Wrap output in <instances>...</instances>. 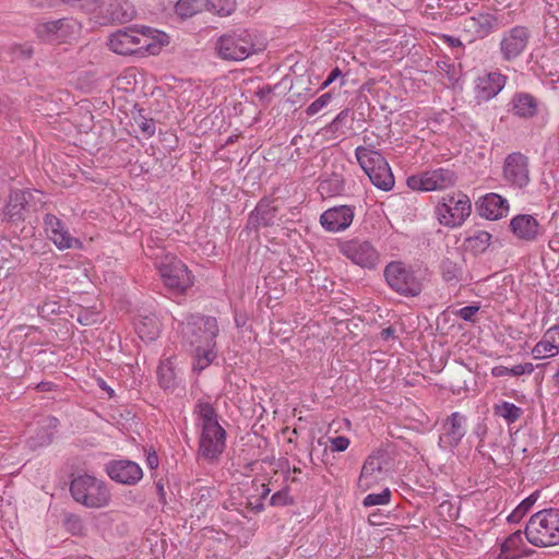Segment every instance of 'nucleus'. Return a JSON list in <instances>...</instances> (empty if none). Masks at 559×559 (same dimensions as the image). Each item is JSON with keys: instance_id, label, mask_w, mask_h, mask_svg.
<instances>
[{"instance_id": "nucleus-1", "label": "nucleus", "mask_w": 559, "mask_h": 559, "mask_svg": "<svg viewBox=\"0 0 559 559\" xmlns=\"http://www.w3.org/2000/svg\"><path fill=\"white\" fill-rule=\"evenodd\" d=\"M169 45V36L147 26H127L108 36V48L120 56H156Z\"/></svg>"}, {"instance_id": "nucleus-2", "label": "nucleus", "mask_w": 559, "mask_h": 559, "mask_svg": "<svg viewBox=\"0 0 559 559\" xmlns=\"http://www.w3.org/2000/svg\"><path fill=\"white\" fill-rule=\"evenodd\" d=\"M197 413L202 432L199 441V454L213 461L217 459L226 447V432L218 424L213 406L209 403H199Z\"/></svg>"}, {"instance_id": "nucleus-3", "label": "nucleus", "mask_w": 559, "mask_h": 559, "mask_svg": "<svg viewBox=\"0 0 559 559\" xmlns=\"http://www.w3.org/2000/svg\"><path fill=\"white\" fill-rule=\"evenodd\" d=\"M525 536L536 547L559 545V509H544L533 514L525 527Z\"/></svg>"}, {"instance_id": "nucleus-4", "label": "nucleus", "mask_w": 559, "mask_h": 559, "mask_svg": "<svg viewBox=\"0 0 559 559\" xmlns=\"http://www.w3.org/2000/svg\"><path fill=\"white\" fill-rule=\"evenodd\" d=\"M435 217L438 223L447 228L461 227L472 213L469 198L462 191L441 197L435 206Z\"/></svg>"}, {"instance_id": "nucleus-5", "label": "nucleus", "mask_w": 559, "mask_h": 559, "mask_svg": "<svg viewBox=\"0 0 559 559\" xmlns=\"http://www.w3.org/2000/svg\"><path fill=\"white\" fill-rule=\"evenodd\" d=\"M215 50L221 59L228 61H242L257 51L254 38L247 29L223 34L215 43Z\"/></svg>"}, {"instance_id": "nucleus-6", "label": "nucleus", "mask_w": 559, "mask_h": 559, "mask_svg": "<svg viewBox=\"0 0 559 559\" xmlns=\"http://www.w3.org/2000/svg\"><path fill=\"white\" fill-rule=\"evenodd\" d=\"M70 491L75 501L87 508H105L110 501V493L106 485L90 475L79 476L73 479Z\"/></svg>"}, {"instance_id": "nucleus-7", "label": "nucleus", "mask_w": 559, "mask_h": 559, "mask_svg": "<svg viewBox=\"0 0 559 559\" xmlns=\"http://www.w3.org/2000/svg\"><path fill=\"white\" fill-rule=\"evenodd\" d=\"M155 266L164 284L176 293L181 294L193 284L187 265L171 253L157 255L155 258Z\"/></svg>"}, {"instance_id": "nucleus-8", "label": "nucleus", "mask_w": 559, "mask_h": 559, "mask_svg": "<svg viewBox=\"0 0 559 559\" xmlns=\"http://www.w3.org/2000/svg\"><path fill=\"white\" fill-rule=\"evenodd\" d=\"M340 252L352 263L362 269H376L381 261L377 248L368 240L353 238L337 245Z\"/></svg>"}, {"instance_id": "nucleus-9", "label": "nucleus", "mask_w": 559, "mask_h": 559, "mask_svg": "<svg viewBox=\"0 0 559 559\" xmlns=\"http://www.w3.org/2000/svg\"><path fill=\"white\" fill-rule=\"evenodd\" d=\"M384 276L389 286L405 296H417L421 284L414 272L403 262H391L385 266Z\"/></svg>"}, {"instance_id": "nucleus-10", "label": "nucleus", "mask_w": 559, "mask_h": 559, "mask_svg": "<svg viewBox=\"0 0 559 559\" xmlns=\"http://www.w3.org/2000/svg\"><path fill=\"white\" fill-rule=\"evenodd\" d=\"M456 183L455 173L448 168H437L408 177L407 186L413 190L438 191L452 188Z\"/></svg>"}, {"instance_id": "nucleus-11", "label": "nucleus", "mask_w": 559, "mask_h": 559, "mask_svg": "<svg viewBox=\"0 0 559 559\" xmlns=\"http://www.w3.org/2000/svg\"><path fill=\"white\" fill-rule=\"evenodd\" d=\"M44 231L46 237L59 249H82L83 242L71 235L67 225L56 215L44 216Z\"/></svg>"}, {"instance_id": "nucleus-12", "label": "nucleus", "mask_w": 559, "mask_h": 559, "mask_svg": "<svg viewBox=\"0 0 559 559\" xmlns=\"http://www.w3.org/2000/svg\"><path fill=\"white\" fill-rule=\"evenodd\" d=\"M181 331L191 346L195 344L203 345L204 340L210 338L211 331L213 332V342H216L218 325L215 318L192 314L188 318L187 323L182 325Z\"/></svg>"}, {"instance_id": "nucleus-13", "label": "nucleus", "mask_w": 559, "mask_h": 559, "mask_svg": "<svg viewBox=\"0 0 559 559\" xmlns=\"http://www.w3.org/2000/svg\"><path fill=\"white\" fill-rule=\"evenodd\" d=\"M531 33L527 27L516 25L506 31L500 40V52L503 60L513 61L527 48Z\"/></svg>"}, {"instance_id": "nucleus-14", "label": "nucleus", "mask_w": 559, "mask_h": 559, "mask_svg": "<svg viewBox=\"0 0 559 559\" xmlns=\"http://www.w3.org/2000/svg\"><path fill=\"white\" fill-rule=\"evenodd\" d=\"M355 209L350 205H338L325 210L320 215V225L329 233H342L353 223Z\"/></svg>"}, {"instance_id": "nucleus-15", "label": "nucleus", "mask_w": 559, "mask_h": 559, "mask_svg": "<svg viewBox=\"0 0 559 559\" xmlns=\"http://www.w3.org/2000/svg\"><path fill=\"white\" fill-rule=\"evenodd\" d=\"M503 177L512 187L519 189L526 187L530 182L527 158L520 153L510 154L504 162Z\"/></svg>"}, {"instance_id": "nucleus-16", "label": "nucleus", "mask_w": 559, "mask_h": 559, "mask_svg": "<svg viewBox=\"0 0 559 559\" xmlns=\"http://www.w3.org/2000/svg\"><path fill=\"white\" fill-rule=\"evenodd\" d=\"M383 462V455L380 452H374L367 456L357 481V486L361 491L371 489L384 479Z\"/></svg>"}, {"instance_id": "nucleus-17", "label": "nucleus", "mask_w": 559, "mask_h": 559, "mask_svg": "<svg viewBox=\"0 0 559 559\" xmlns=\"http://www.w3.org/2000/svg\"><path fill=\"white\" fill-rule=\"evenodd\" d=\"M466 416L454 412L442 423L439 444L443 448H455L466 433Z\"/></svg>"}, {"instance_id": "nucleus-18", "label": "nucleus", "mask_w": 559, "mask_h": 559, "mask_svg": "<svg viewBox=\"0 0 559 559\" xmlns=\"http://www.w3.org/2000/svg\"><path fill=\"white\" fill-rule=\"evenodd\" d=\"M108 476L123 485H135L143 477L142 468L135 462L129 460H117L107 464Z\"/></svg>"}, {"instance_id": "nucleus-19", "label": "nucleus", "mask_w": 559, "mask_h": 559, "mask_svg": "<svg viewBox=\"0 0 559 559\" xmlns=\"http://www.w3.org/2000/svg\"><path fill=\"white\" fill-rule=\"evenodd\" d=\"M73 26L74 25L66 19L46 21L36 25L35 33L41 40L62 43L69 37Z\"/></svg>"}, {"instance_id": "nucleus-20", "label": "nucleus", "mask_w": 559, "mask_h": 559, "mask_svg": "<svg viewBox=\"0 0 559 559\" xmlns=\"http://www.w3.org/2000/svg\"><path fill=\"white\" fill-rule=\"evenodd\" d=\"M559 354V325L550 326L532 349L534 359H546Z\"/></svg>"}, {"instance_id": "nucleus-21", "label": "nucleus", "mask_w": 559, "mask_h": 559, "mask_svg": "<svg viewBox=\"0 0 559 559\" xmlns=\"http://www.w3.org/2000/svg\"><path fill=\"white\" fill-rule=\"evenodd\" d=\"M510 229L513 235L523 241H533L540 233L537 219L528 214H520L510 221Z\"/></svg>"}, {"instance_id": "nucleus-22", "label": "nucleus", "mask_w": 559, "mask_h": 559, "mask_svg": "<svg viewBox=\"0 0 559 559\" xmlns=\"http://www.w3.org/2000/svg\"><path fill=\"white\" fill-rule=\"evenodd\" d=\"M478 211L487 219H499L508 214L509 202L500 194L488 193L479 200Z\"/></svg>"}, {"instance_id": "nucleus-23", "label": "nucleus", "mask_w": 559, "mask_h": 559, "mask_svg": "<svg viewBox=\"0 0 559 559\" xmlns=\"http://www.w3.org/2000/svg\"><path fill=\"white\" fill-rule=\"evenodd\" d=\"M210 338L204 340V344H195L192 347V367L194 371L201 372L207 368L217 357L216 342H213V332L209 334Z\"/></svg>"}, {"instance_id": "nucleus-24", "label": "nucleus", "mask_w": 559, "mask_h": 559, "mask_svg": "<svg viewBox=\"0 0 559 559\" xmlns=\"http://www.w3.org/2000/svg\"><path fill=\"white\" fill-rule=\"evenodd\" d=\"M507 76L500 72H490L479 76L476 82V92L479 98L488 100L495 97L506 85Z\"/></svg>"}, {"instance_id": "nucleus-25", "label": "nucleus", "mask_w": 559, "mask_h": 559, "mask_svg": "<svg viewBox=\"0 0 559 559\" xmlns=\"http://www.w3.org/2000/svg\"><path fill=\"white\" fill-rule=\"evenodd\" d=\"M532 552L523 540L520 531L511 534L500 546L498 559H520Z\"/></svg>"}, {"instance_id": "nucleus-26", "label": "nucleus", "mask_w": 559, "mask_h": 559, "mask_svg": "<svg viewBox=\"0 0 559 559\" xmlns=\"http://www.w3.org/2000/svg\"><path fill=\"white\" fill-rule=\"evenodd\" d=\"M538 103L528 93H516L511 100V111L520 118H532L537 114Z\"/></svg>"}, {"instance_id": "nucleus-27", "label": "nucleus", "mask_w": 559, "mask_h": 559, "mask_svg": "<svg viewBox=\"0 0 559 559\" xmlns=\"http://www.w3.org/2000/svg\"><path fill=\"white\" fill-rule=\"evenodd\" d=\"M277 209L272 201L262 200L250 214L249 222L255 227L270 226L274 224Z\"/></svg>"}, {"instance_id": "nucleus-28", "label": "nucleus", "mask_w": 559, "mask_h": 559, "mask_svg": "<svg viewBox=\"0 0 559 559\" xmlns=\"http://www.w3.org/2000/svg\"><path fill=\"white\" fill-rule=\"evenodd\" d=\"M28 192L25 191H13L10 194L9 202L5 206V216L13 222H17L24 218L26 211Z\"/></svg>"}, {"instance_id": "nucleus-29", "label": "nucleus", "mask_w": 559, "mask_h": 559, "mask_svg": "<svg viewBox=\"0 0 559 559\" xmlns=\"http://www.w3.org/2000/svg\"><path fill=\"white\" fill-rule=\"evenodd\" d=\"M355 156L366 175L371 170H374L379 165H383V163L386 162L379 152L365 146H358L355 150Z\"/></svg>"}, {"instance_id": "nucleus-30", "label": "nucleus", "mask_w": 559, "mask_h": 559, "mask_svg": "<svg viewBox=\"0 0 559 559\" xmlns=\"http://www.w3.org/2000/svg\"><path fill=\"white\" fill-rule=\"evenodd\" d=\"M135 332L145 342L154 341L160 333V324L154 314L144 316L135 323Z\"/></svg>"}, {"instance_id": "nucleus-31", "label": "nucleus", "mask_w": 559, "mask_h": 559, "mask_svg": "<svg viewBox=\"0 0 559 559\" xmlns=\"http://www.w3.org/2000/svg\"><path fill=\"white\" fill-rule=\"evenodd\" d=\"M491 242V235L483 229L471 233L464 240V248L473 254H480L487 250Z\"/></svg>"}, {"instance_id": "nucleus-32", "label": "nucleus", "mask_w": 559, "mask_h": 559, "mask_svg": "<svg viewBox=\"0 0 559 559\" xmlns=\"http://www.w3.org/2000/svg\"><path fill=\"white\" fill-rule=\"evenodd\" d=\"M367 176L377 188L383 191H390L394 186V177L388 162L376 167Z\"/></svg>"}, {"instance_id": "nucleus-33", "label": "nucleus", "mask_w": 559, "mask_h": 559, "mask_svg": "<svg viewBox=\"0 0 559 559\" xmlns=\"http://www.w3.org/2000/svg\"><path fill=\"white\" fill-rule=\"evenodd\" d=\"M493 413L496 416L503 418L507 424L515 423L523 415L522 408L507 401L495 404Z\"/></svg>"}, {"instance_id": "nucleus-34", "label": "nucleus", "mask_w": 559, "mask_h": 559, "mask_svg": "<svg viewBox=\"0 0 559 559\" xmlns=\"http://www.w3.org/2000/svg\"><path fill=\"white\" fill-rule=\"evenodd\" d=\"M128 3L122 0H112L107 8L108 17L111 22L124 23L133 17V13L129 11Z\"/></svg>"}, {"instance_id": "nucleus-35", "label": "nucleus", "mask_w": 559, "mask_h": 559, "mask_svg": "<svg viewBox=\"0 0 559 559\" xmlns=\"http://www.w3.org/2000/svg\"><path fill=\"white\" fill-rule=\"evenodd\" d=\"M205 10V1L178 0L175 5L176 13L182 19H189Z\"/></svg>"}, {"instance_id": "nucleus-36", "label": "nucleus", "mask_w": 559, "mask_h": 559, "mask_svg": "<svg viewBox=\"0 0 559 559\" xmlns=\"http://www.w3.org/2000/svg\"><path fill=\"white\" fill-rule=\"evenodd\" d=\"M205 10L219 16H228L236 10V1L205 0Z\"/></svg>"}, {"instance_id": "nucleus-37", "label": "nucleus", "mask_w": 559, "mask_h": 559, "mask_svg": "<svg viewBox=\"0 0 559 559\" xmlns=\"http://www.w3.org/2000/svg\"><path fill=\"white\" fill-rule=\"evenodd\" d=\"M157 376H158L159 384L163 388L168 389L174 385L176 372H175V367H174V362L171 361V359H166L160 362V365L158 366V369H157Z\"/></svg>"}, {"instance_id": "nucleus-38", "label": "nucleus", "mask_w": 559, "mask_h": 559, "mask_svg": "<svg viewBox=\"0 0 559 559\" xmlns=\"http://www.w3.org/2000/svg\"><path fill=\"white\" fill-rule=\"evenodd\" d=\"M391 491L385 488L380 493H369L365 497L362 504L365 507H373V506H385L390 503Z\"/></svg>"}, {"instance_id": "nucleus-39", "label": "nucleus", "mask_w": 559, "mask_h": 559, "mask_svg": "<svg viewBox=\"0 0 559 559\" xmlns=\"http://www.w3.org/2000/svg\"><path fill=\"white\" fill-rule=\"evenodd\" d=\"M461 269L451 261L442 263V276L447 282H457L461 278Z\"/></svg>"}, {"instance_id": "nucleus-40", "label": "nucleus", "mask_w": 559, "mask_h": 559, "mask_svg": "<svg viewBox=\"0 0 559 559\" xmlns=\"http://www.w3.org/2000/svg\"><path fill=\"white\" fill-rule=\"evenodd\" d=\"M332 95L331 93H324L319 98H317L314 102H312L306 109V114L308 116H314L319 111H321L324 107L329 105L331 102Z\"/></svg>"}, {"instance_id": "nucleus-41", "label": "nucleus", "mask_w": 559, "mask_h": 559, "mask_svg": "<svg viewBox=\"0 0 559 559\" xmlns=\"http://www.w3.org/2000/svg\"><path fill=\"white\" fill-rule=\"evenodd\" d=\"M134 121L144 135L152 136L155 133V122L153 119L139 115L134 118Z\"/></svg>"}, {"instance_id": "nucleus-42", "label": "nucleus", "mask_w": 559, "mask_h": 559, "mask_svg": "<svg viewBox=\"0 0 559 559\" xmlns=\"http://www.w3.org/2000/svg\"><path fill=\"white\" fill-rule=\"evenodd\" d=\"M332 452H343L347 450L350 444V440L345 436H338L330 439Z\"/></svg>"}, {"instance_id": "nucleus-43", "label": "nucleus", "mask_w": 559, "mask_h": 559, "mask_svg": "<svg viewBox=\"0 0 559 559\" xmlns=\"http://www.w3.org/2000/svg\"><path fill=\"white\" fill-rule=\"evenodd\" d=\"M289 503H292V498L287 490H280L271 497L272 506L283 507Z\"/></svg>"}, {"instance_id": "nucleus-44", "label": "nucleus", "mask_w": 559, "mask_h": 559, "mask_svg": "<svg viewBox=\"0 0 559 559\" xmlns=\"http://www.w3.org/2000/svg\"><path fill=\"white\" fill-rule=\"evenodd\" d=\"M534 371L532 362L519 364L510 368L511 377H520L522 374H531Z\"/></svg>"}, {"instance_id": "nucleus-45", "label": "nucleus", "mask_w": 559, "mask_h": 559, "mask_svg": "<svg viewBox=\"0 0 559 559\" xmlns=\"http://www.w3.org/2000/svg\"><path fill=\"white\" fill-rule=\"evenodd\" d=\"M478 310L479 307L477 306H466L457 311V316L465 321H472L473 317L478 312Z\"/></svg>"}, {"instance_id": "nucleus-46", "label": "nucleus", "mask_w": 559, "mask_h": 559, "mask_svg": "<svg viewBox=\"0 0 559 559\" xmlns=\"http://www.w3.org/2000/svg\"><path fill=\"white\" fill-rule=\"evenodd\" d=\"M539 496L540 491L536 490L533 493H531L527 498H525L519 506L522 509H524V512H528L535 504V502L538 500Z\"/></svg>"}, {"instance_id": "nucleus-47", "label": "nucleus", "mask_w": 559, "mask_h": 559, "mask_svg": "<svg viewBox=\"0 0 559 559\" xmlns=\"http://www.w3.org/2000/svg\"><path fill=\"white\" fill-rule=\"evenodd\" d=\"M526 513L527 512H524V509L518 506L508 516V521L511 523H519L526 515Z\"/></svg>"}, {"instance_id": "nucleus-48", "label": "nucleus", "mask_w": 559, "mask_h": 559, "mask_svg": "<svg viewBox=\"0 0 559 559\" xmlns=\"http://www.w3.org/2000/svg\"><path fill=\"white\" fill-rule=\"evenodd\" d=\"M491 376L493 378L511 377L510 368L506 366H495L491 368Z\"/></svg>"}, {"instance_id": "nucleus-49", "label": "nucleus", "mask_w": 559, "mask_h": 559, "mask_svg": "<svg viewBox=\"0 0 559 559\" xmlns=\"http://www.w3.org/2000/svg\"><path fill=\"white\" fill-rule=\"evenodd\" d=\"M342 74L341 70L338 68H335L331 71L326 80L322 83L321 88L324 90L329 85H331L337 78H340Z\"/></svg>"}, {"instance_id": "nucleus-50", "label": "nucleus", "mask_w": 559, "mask_h": 559, "mask_svg": "<svg viewBox=\"0 0 559 559\" xmlns=\"http://www.w3.org/2000/svg\"><path fill=\"white\" fill-rule=\"evenodd\" d=\"M480 26L483 28V33H489L493 27L492 19L489 15L480 16Z\"/></svg>"}, {"instance_id": "nucleus-51", "label": "nucleus", "mask_w": 559, "mask_h": 559, "mask_svg": "<svg viewBox=\"0 0 559 559\" xmlns=\"http://www.w3.org/2000/svg\"><path fill=\"white\" fill-rule=\"evenodd\" d=\"M59 2H61V0H32L33 5L37 8H49Z\"/></svg>"}, {"instance_id": "nucleus-52", "label": "nucleus", "mask_w": 559, "mask_h": 559, "mask_svg": "<svg viewBox=\"0 0 559 559\" xmlns=\"http://www.w3.org/2000/svg\"><path fill=\"white\" fill-rule=\"evenodd\" d=\"M146 463L151 469H155L158 466V456L154 451L147 453Z\"/></svg>"}, {"instance_id": "nucleus-53", "label": "nucleus", "mask_w": 559, "mask_h": 559, "mask_svg": "<svg viewBox=\"0 0 559 559\" xmlns=\"http://www.w3.org/2000/svg\"><path fill=\"white\" fill-rule=\"evenodd\" d=\"M443 38L452 47H459V46L462 45V43H461V40L459 38H454V37H451V36H448V35H444Z\"/></svg>"}, {"instance_id": "nucleus-54", "label": "nucleus", "mask_w": 559, "mask_h": 559, "mask_svg": "<svg viewBox=\"0 0 559 559\" xmlns=\"http://www.w3.org/2000/svg\"><path fill=\"white\" fill-rule=\"evenodd\" d=\"M347 117V110H342L335 119L332 121V126H336L338 122H342Z\"/></svg>"}, {"instance_id": "nucleus-55", "label": "nucleus", "mask_w": 559, "mask_h": 559, "mask_svg": "<svg viewBox=\"0 0 559 559\" xmlns=\"http://www.w3.org/2000/svg\"><path fill=\"white\" fill-rule=\"evenodd\" d=\"M270 488L266 484H261V497L265 498L270 493Z\"/></svg>"}, {"instance_id": "nucleus-56", "label": "nucleus", "mask_w": 559, "mask_h": 559, "mask_svg": "<svg viewBox=\"0 0 559 559\" xmlns=\"http://www.w3.org/2000/svg\"><path fill=\"white\" fill-rule=\"evenodd\" d=\"M392 333H393V331H392V329H391V328L384 329V330L382 331V337H383L384 340H388Z\"/></svg>"}, {"instance_id": "nucleus-57", "label": "nucleus", "mask_w": 559, "mask_h": 559, "mask_svg": "<svg viewBox=\"0 0 559 559\" xmlns=\"http://www.w3.org/2000/svg\"><path fill=\"white\" fill-rule=\"evenodd\" d=\"M554 382L557 386H559V368L558 371L554 374Z\"/></svg>"}, {"instance_id": "nucleus-58", "label": "nucleus", "mask_w": 559, "mask_h": 559, "mask_svg": "<svg viewBox=\"0 0 559 559\" xmlns=\"http://www.w3.org/2000/svg\"><path fill=\"white\" fill-rule=\"evenodd\" d=\"M372 516H373V515H370L368 520H369V523H370V524L374 525V524H377V522H376V521H373Z\"/></svg>"}]
</instances>
